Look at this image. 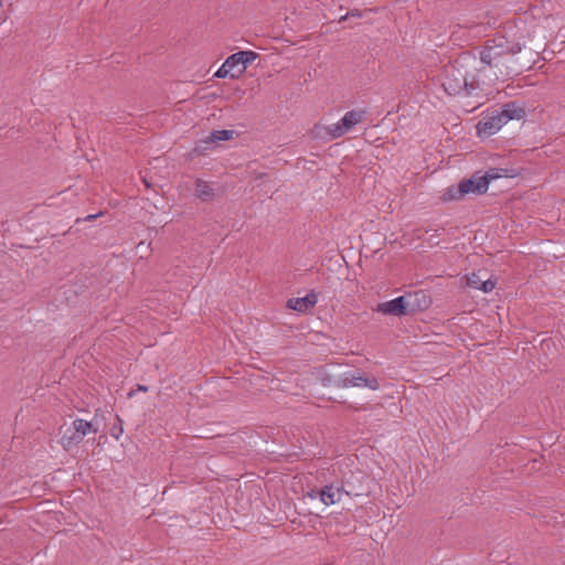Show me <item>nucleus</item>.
<instances>
[{
  "instance_id": "nucleus-1",
  "label": "nucleus",
  "mask_w": 565,
  "mask_h": 565,
  "mask_svg": "<svg viewBox=\"0 0 565 565\" xmlns=\"http://www.w3.org/2000/svg\"><path fill=\"white\" fill-rule=\"evenodd\" d=\"M519 52H521V45L511 43L504 36L488 40L478 51L476 65V72L482 85H490L518 73L514 67V56Z\"/></svg>"
},
{
  "instance_id": "nucleus-2",
  "label": "nucleus",
  "mask_w": 565,
  "mask_h": 565,
  "mask_svg": "<svg viewBox=\"0 0 565 565\" xmlns=\"http://www.w3.org/2000/svg\"><path fill=\"white\" fill-rule=\"evenodd\" d=\"M477 56L465 53L443 70L440 83L448 95H472L482 85L476 72Z\"/></svg>"
},
{
  "instance_id": "nucleus-3",
  "label": "nucleus",
  "mask_w": 565,
  "mask_h": 565,
  "mask_svg": "<svg viewBox=\"0 0 565 565\" xmlns=\"http://www.w3.org/2000/svg\"><path fill=\"white\" fill-rule=\"evenodd\" d=\"M256 57L257 53L253 51H239L234 53L224 61L214 75L218 78H225L227 76L237 78Z\"/></svg>"
},
{
  "instance_id": "nucleus-4",
  "label": "nucleus",
  "mask_w": 565,
  "mask_h": 565,
  "mask_svg": "<svg viewBox=\"0 0 565 565\" xmlns=\"http://www.w3.org/2000/svg\"><path fill=\"white\" fill-rule=\"evenodd\" d=\"M366 111L364 109H353L347 111L343 117L335 124L326 128L330 139H338L353 129L365 118Z\"/></svg>"
},
{
  "instance_id": "nucleus-5",
  "label": "nucleus",
  "mask_w": 565,
  "mask_h": 565,
  "mask_svg": "<svg viewBox=\"0 0 565 565\" xmlns=\"http://www.w3.org/2000/svg\"><path fill=\"white\" fill-rule=\"evenodd\" d=\"M509 122L508 116H502L494 111L483 117L477 125V132L480 137H490L497 134L505 124Z\"/></svg>"
},
{
  "instance_id": "nucleus-6",
  "label": "nucleus",
  "mask_w": 565,
  "mask_h": 565,
  "mask_svg": "<svg viewBox=\"0 0 565 565\" xmlns=\"http://www.w3.org/2000/svg\"><path fill=\"white\" fill-rule=\"evenodd\" d=\"M338 385L342 388L349 387H369L376 391L380 385L376 379L366 377L361 373H344L338 379Z\"/></svg>"
},
{
  "instance_id": "nucleus-7",
  "label": "nucleus",
  "mask_w": 565,
  "mask_h": 565,
  "mask_svg": "<svg viewBox=\"0 0 565 565\" xmlns=\"http://www.w3.org/2000/svg\"><path fill=\"white\" fill-rule=\"evenodd\" d=\"M407 303L404 296L379 303L376 311L386 316H403L406 313Z\"/></svg>"
},
{
  "instance_id": "nucleus-8",
  "label": "nucleus",
  "mask_w": 565,
  "mask_h": 565,
  "mask_svg": "<svg viewBox=\"0 0 565 565\" xmlns=\"http://www.w3.org/2000/svg\"><path fill=\"white\" fill-rule=\"evenodd\" d=\"M348 492L333 483L324 486L319 490V500L327 507L340 502Z\"/></svg>"
},
{
  "instance_id": "nucleus-9",
  "label": "nucleus",
  "mask_w": 565,
  "mask_h": 565,
  "mask_svg": "<svg viewBox=\"0 0 565 565\" xmlns=\"http://www.w3.org/2000/svg\"><path fill=\"white\" fill-rule=\"evenodd\" d=\"M318 302V294L316 291L308 292L305 297L291 298L287 302V307L298 312H306L313 308Z\"/></svg>"
},
{
  "instance_id": "nucleus-10",
  "label": "nucleus",
  "mask_w": 565,
  "mask_h": 565,
  "mask_svg": "<svg viewBox=\"0 0 565 565\" xmlns=\"http://www.w3.org/2000/svg\"><path fill=\"white\" fill-rule=\"evenodd\" d=\"M460 185L465 194H482L488 190L486 178H481L480 175H473L470 179L462 180Z\"/></svg>"
},
{
  "instance_id": "nucleus-11",
  "label": "nucleus",
  "mask_w": 565,
  "mask_h": 565,
  "mask_svg": "<svg viewBox=\"0 0 565 565\" xmlns=\"http://www.w3.org/2000/svg\"><path fill=\"white\" fill-rule=\"evenodd\" d=\"M467 285L473 289L482 290L483 292H490L495 287V280L492 278L484 280L480 276V271H478L467 276Z\"/></svg>"
},
{
  "instance_id": "nucleus-12",
  "label": "nucleus",
  "mask_w": 565,
  "mask_h": 565,
  "mask_svg": "<svg viewBox=\"0 0 565 565\" xmlns=\"http://www.w3.org/2000/svg\"><path fill=\"white\" fill-rule=\"evenodd\" d=\"M516 173L513 169H503V168H490L481 178H486L487 186L489 188V183L492 180H497L499 178H513Z\"/></svg>"
},
{
  "instance_id": "nucleus-13",
  "label": "nucleus",
  "mask_w": 565,
  "mask_h": 565,
  "mask_svg": "<svg viewBox=\"0 0 565 565\" xmlns=\"http://www.w3.org/2000/svg\"><path fill=\"white\" fill-rule=\"evenodd\" d=\"M195 195L202 201H210L214 196V190L209 182L198 180L195 183Z\"/></svg>"
},
{
  "instance_id": "nucleus-14",
  "label": "nucleus",
  "mask_w": 565,
  "mask_h": 565,
  "mask_svg": "<svg viewBox=\"0 0 565 565\" xmlns=\"http://www.w3.org/2000/svg\"><path fill=\"white\" fill-rule=\"evenodd\" d=\"M73 427L77 434V438L82 439L84 436H86L89 433H95L96 429L93 428L92 423L77 418L73 422Z\"/></svg>"
},
{
  "instance_id": "nucleus-15",
  "label": "nucleus",
  "mask_w": 565,
  "mask_h": 565,
  "mask_svg": "<svg viewBox=\"0 0 565 565\" xmlns=\"http://www.w3.org/2000/svg\"><path fill=\"white\" fill-rule=\"evenodd\" d=\"M497 111L499 114H501L502 116H508L509 121L512 119H519L524 114V110L513 103L504 105L501 108V110H497Z\"/></svg>"
},
{
  "instance_id": "nucleus-16",
  "label": "nucleus",
  "mask_w": 565,
  "mask_h": 565,
  "mask_svg": "<svg viewBox=\"0 0 565 565\" xmlns=\"http://www.w3.org/2000/svg\"><path fill=\"white\" fill-rule=\"evenodd\" d=\"M465 192L461 191L460 183L457 186H449L443 193L444 201H457L465 196Z\"/></svg>"
},
{
  "instance_id": "nucleus-17",
  "label": "nucleus",
  "mask_w": 565,
  "mask_h": 565,
  "mask_svg": "<svg viewBox=\"0 0 565 565\" xmlns=\"http://www.w3.org/2000/svg\"><path fill=\"white\" fill-rule=\"evenodd\" d=\"M233 135H234L233 130H227V129L214 130L209 135L206 142L230 140L233 137Z\"/></svg>"
},
{
  "instance_id": "nucleus-18",
  "label": "nucleus",
  "mask_w": 565,
  "mask_h": 565,
  "mask_svg": "<svg viewBox=\"0 0 565 565\" xmlns=\"http://www.w3.org/2000/svg\"><path fill=\"white\" fill-rule=\"evenodd\" d=\"M136 391H139V392H148L149 391V387L146 386V385H142V384H138L136 390H131L129 393H128V397L131 398Z\"/></svg>"
},
{
  "instance_id": "nucleus-19",
  "label": "nucleus",
  "mask_w": 565,
  "mask_h": 565,
  "mask_svg": "<svg viewBox=\"0 0 565 565\" xmlns=\"http://www.w3.org/2000/svg\"><path fill=\"white\" fill-rule=\"evenodd\" d=\"M307 497L311 500L319 499V490H311L307 493Z\"/></svg>"
},
{
  "instance_id": "nucleus-20",
  "label": "nucleus",
  "mask_w": 565,
  "mask_h": 565,
  "mask_svg": "<svg viewBox=\"0 0 565 565\" xmlns=\"http://www.w3.org/2000/svg\"><path fill=\"white\" fill-rule=\"evenodd\" d=\"M96 216H97V215H95V214H94V215H88V216L86 217V220H93V218H95Z\"/></svg>"
},
{
  "instance_id": "nucleus-21",
  "label": "nucleus",
  "mask_w": 565,
  "mask_h": 565,
  "mask_svg": "<svg viewBox=\"0 0 565 565\" xmlns=\"http://www.w3.org/2000/svg\"><path fill=\"white\" fill-rule=\"evenodd\" d=\"M350 14H351V15H356V17H360V14H358V13H354V12H351Z\"/></svg>"
}]
</instances>
